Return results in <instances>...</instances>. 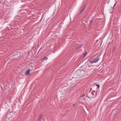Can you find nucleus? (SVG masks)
<instances>
[{"mask_svg": "<svg viewBox=\"0 0 121 121\" xmlns=\"http://www.w3.org/2000/svg\"><path fill=\"white\" fill-rule=\"evenodd\" d=\"M67 89L66 87L62 88L60 90V92L61 96L62 97H65L66 95V93Z\"/></svg>", "mask_w": 121, "mask_h": 121, "instance_id": "f257e3e1", "label": "nucleus"}, {"mask_svg": "<svg viewBox=\"0 0 121 121\" xmlns=\"http://www.w3.org/2000/svg\"><path fill=\"white\" fill-rule=\"evenodd\" d=\"M84 72L83 71L80 72L77 71L76 74V77L78 78H81L84 75Z\"/></svg>", "mask_w": 121, "mask_h": 121, "instance_id": "f03ea898", "label": "nucleus"}, {"mask_svg": "<svg viewBox=\"0 0 121 121\" xmlns=\"http://www.w3.org/2000/svg\"><path fill=\"white\" fill-rule=\"evenodd\" d=\"M99 60L98 57H96L95 58L94 60L90 61V63H97Z\"/></svg>", "mask_w": 121, "mask_h": 121, "instance_id": "7ed1b4c3", "label": "nucleus"}, {"mask_svg": "<svg viewBox=\"0 0 121 121\" xmlns=\"http://www.w3.org/2000/svg\"><path fill=\"white\" fill-rule=\"evenodd\" d=\"M30 70H29L27 71L25 74L26 75H29L30 73Z\"/></svg>", "mask_w": 121, "mask_h": 121, "instance_id": "20e7f679", "label": "nucleus"}, {"mask_svg": "<svg viewBox=\"0 0 121 121\" xmlns=\"http://www.w3.org/2000/svg\"><path fill=\"white\" fill-rule=\"evenodd\" d=\"M84 7H83L82 8V9L81 10L80 12V13H82V12L83 10H84Z\"/></svg>", "mask_w": 121, "mask_h": 121, "instance_id": "39448f33", "label": "nucleus"}, {"mask_svg": "<svg viewBox=\"0 0 121 121\" xmlns=\"http://www.w3.org/2000/svg\"><path fill=\"white\" fill-rule=\"evenodd\" d=\"M48 59V58L46 57H44L43 58V60H47Z\"/></svg>", "mask_w": 121, "mask_h": 121, "instance_id": "423d86ee", "label": "nucleus"}, {"mask_svg": "<svg viewBox=\"0 0 121 121\" xmlns=\"http://www.w3.org/2000/svg\"><path fill=\"white\" fill-rule=\"evenodd\" d=\"M82 44L81 45H80L78 46L77 47V48H81L82 46Z\"/></svg>", "mask_w": 121, "mask_h": 121, "instance_id": "0eeeda50", "label": "nucleus"}, {"mask_svg": "<svg viewBox=\"0 0 121 121\" xmlns=\"http://www.w3.org/2000/svg\"><path fill=\"white\" fill-rule=\"evenodd\" d=\"M87 53L86 52H85L84 55V57L87 54Z\"/></svg>", "mask_w": 121, "mask_h": 121, "instance_id": "6e6552de", "label": "nucleus"}, {"mask_svg": "<svg viewBox=\"0 0 121 121\" xmlns=\"http://www.w3.org/2000/svg\"><path fill=\"white\" fill-rule=\"evenodd\" d=\"M96 86H97L98 88H99L100 87L99 85L97 84Z\"/></svg>", "mask_w": 121, "mask_h": 121, "instance_id": "1a4fd4ad", "label": "nucleus"}, {"mask_svg": "<svg viewBox=\"0 0 121 121\" xmlns=\"http://www.w3.org/2000/svg\"><path fill=\"white\" fill-rule=\"evenodd\" d=\"M93 22V20H91L90 22Z\"/></svg>", "mask_w": 121, "mask_h": 121, "instance_id": "9d476101", "label": "nucleus"}, {"mask_svg": "<svg viewBox=\"0 0 121 121\" xmlns=\"http://www.w3.org/2000/svg\"><path fill=\"white\" fill-rule=\"evenodd\" d=\"M116 5V4H115L114 5V6H115Z\"/></svg>", "mask_w": 121, "mask_h": 121, "instance_id": "9b49d317", "label": "nucleus"}]
</instances>
